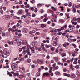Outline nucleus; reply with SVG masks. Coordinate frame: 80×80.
<instances>
[{"instance_id": "42", "label": "nucleus", "mask_w": 80, "mask_h": 80, "mask_svg": "<svg viewBox=\"0 0 80 80\" xmlns=\"http://www.w3.org/2000/svg\"><path fill=\"white\" fill-rule=\"evenodd\" d=\"M62 60L64 62H65V61L67 60V58H62Z\"/></svg>"}, {"instance_id": "5", "label": "nucleus", "mask_w": 80, "mask_h": 80, "mask_svg": "<svg viewBox=\"0 0 80 80\" xmlns=\"http://www.w3.org/2000/svg\"><path fill=\"white\" fill-rule=\"evenodd\" d=\"M29 33L31 34V37H35V35H36V33H35V31H31Z\"/></svg>"}, {"instance_id": "18", "label": "nucleus", "mask_w": 80, "mask_h": 80, "mask_svg": "<svg viewBox=\"0 0 80 80\" xmlns=\"http://www.w3.org/2000/svg\"><path fill=\"white\" fill-rule=\"evenodd\" d=\"M18 42V39H16L13 41V43H17Z\"/></svg>"}, {"instance_id": "27", "label": "nucleus", "mask_w": 80, "mask_h": 80, "mask_svg": "<svg viewBox=\"0 0 80 80\" xmlns=\"http://www.w3.org/2000/svg\"><path fill=\"white\" fill-rule=\"evenodd\" d=\"M74 62H73V64H77V59L75 58L74 59Z\"/></svg>"}, {"instance_id": "55", "label": "nucleus", "mask_w": 80, "mask_h": 80, "mask_svg": "<svg viewBox=\"0 0 80 80\" xmlns=\"http://www.w3.org/2000/svg\"><path fill=\"white\" fill-rule=\"evenodd\" d=\"M55 70H58V66H57L55 67Z\"/></svg>"}, {"instance_id": "21", "label": "nucleus", "mask_w": 80, "mask_h": 80, "mask_svg": "<svg viewBox=\"0 0 80 80\" xmlns=\"http://www.w3.org/2000/svg\"><path fill=\"white\" fill-rule=\"evenodd\" d=\"M53 46H57V45H58V43L54 42L53 43Z\"/></svg>"}, {"instance_id": "41", "label": "nucleus", "mask_w": 80, "mask_h": 80, "mask_svg": "<svg viewBox=\"0 0 80 80\" xmlns=\"http://www.w3.org/2000/svg\"><path fill=\"white\" fill-rule=\"evenodd\" d=\"M36 74L37 76H40V72H38Z\"/></svg>"}, {"instance_id": "15", "label": "nucleus", "mask_w": 80, "mask_h": 80, "mask_svg": "<svg viewBox=\"0 0 80 80\" xmlns=\"http://www.w3.org/2000/svg\"><path fill=\"white\" fill-rule=\"evenodd\" d=\"M72 8H73L72 9V11H73V13H75V12H76L77 9H76V8H75L74 7V8L73 7H72Z\"/></svg>"}, {"instance_id": "16", "label": "nucleus", "mask_w": 80, "mask_h": 80, "mask_svg": "<svg viewBox=\"0 0 80 80\" xmlns=\"http://www.w3.org/2000/svg\"><path fill=\"white\" fill-rule=\"evenodd\" d=\"M71 22L72 23V24H73L74 25H77V22H73V20H72L71 21Z\"/></svg>"}, {"instance_id": "32", "label": "nucleus", "mask_w": 80, "mask_h": 80, "mask_svg": "<svg viewBox=\"0 0 80 80\" xmlns=\"http://www.w3.org/2000/svg\"><path fill=\"white\" fill-rule=\"evenodd\" d=\"M55 74H56V75H59L60 74V73L59 72L56 71L55 72Z\"/></svg>"}, {"instance_id": "20", "label": "nucleus", "mask_w": 80, "mask_h": 80, "mask_svg": "<svg viewBox=\"0 0 80 80\" xmlns=\"http://www.w3.org/2000/svg\"><path fill=\"white\" fill-rule=\"evenodd\" d=\"M48 20V18L47 17H45L44 19L43 20V22H46Z\"/></svg>"}, {"instance_id": "33", "label": "nucleus", "mask_w": 80, "mask_h": 80, "mask_svg": "<svg viewBox=\"0 0 80 80\" xmlns=\"http://www.w3.org/2000/svg\"><path fill=\"white\" fill-rule=\"evenodd\" d=\"M26 53H27V51L26 50L23 51L22 52V54H23V55H25Z\"/></svg>"}, {"instance_id": "49", "label": "nucleus", "mask_w": 80, "mask_h": 80, "mask_svg": "<svg viewBox=\"0 0 80 80\" xmlns=\"http://www.w3.org/2000/svg\"><path fill=\"white\" fill-rule=\"evenodd\" d=\"M27 61L29 63H30V62H31V59H28L27 60Z\"/></svg>"}, {"instance_id": "12", "label": "nucleus", "mask_w": 80, "mask_h": 80, "mask_svg": "<svg viewBox=\"0 0 80 80\" xmlns=\"http://www.w3.org/2000/svg\"><path fill=\"white\" fill-rule=\"evenodd\" d=\"M63 75H64V76L68 77H70V74H67L66 73H64Z\"/></svg>"}, {"instance_id": "38", "label": "nucleus", "mask_w": 80, "mask_h": 80, "mask_svg": "<svg viewBox=\"0 0 80 80\" xmlns=\"http://www.w3.org/2000/svg\"><path fill=\"white\" fill-rule=\"evenodd\" d=\"M41 6H42V4H41L39 3V4H37V7H38V8L40 7H41Z\"/></svg>"}, {"instance_id": "3", "label": "nucleus", "mask_w": 80, "mask_h": 80, "mask_svg": "<svg viewBox=\"0 0 80 80\" xmlns=\"http://www.w3.org/2000/svg\"><path fill=\"white\" fill-rule=\"evenodd\" d=\"M3 18L4 20H8L10 19V16L9 15H4L3 17Z\"/></svg>"}, {"instance_id": "63", "label": "nucleus", "mask_w": 80, "mask_h": 80, "mask_svg": "<svg viewBox=\"0 0 80 80\" xmlns=\"http://www.w3.org/2000/svg\"><path fill=\"white\" fill-rule=\"evenodd\" d=\"M66 56V54L64 53L62 54V57H65Z\"/></svg>"}, {"instance_id": "14", "label": "nucleus", "mask_w": 80, "mask_h": 80, "mask_svg": "<svg viewBox=\"0 0 80 80\" xmlns=\"http://www.w3.org/2000/svg\"><path fill=\"white\" fill-rule=\"evenodd\" d=\"M70 77L71 78H74L76 77V75L73 74H72Z\"/></svg>"}, {"instance_id": "4", "label": "nucleus", "mask_w": 80, "mask_h": 80, "mask_svg": "<svg viewBox=\"0 0 80 80\" xmlns=\"http://www.w3.org/2000/svg\"><path fill=\"white\" fill-rule=\"evenodd\" d=\"M3 53L4 55H7V56H9L10 55V53H9V51H7L5 49H4L3 50Z\"/></svg>"}, {"instance_id": "25", "label": "nucleus", "mask_w": 80, "mask_h": 80, "mask_svg": "<svg viewBox=\"0 0 80 80\" xmlns=\"http://www.w3.org/2000/svg\"><path fill=\"white\" fill-rule=\"evenodd\" d=\"M58 65H60L62 66H63V63L62 62L61 63L60 62H58Z\"/></svg>"}, {"instance_id": "35", "label": "nucleus", "mask_w": 80, "mask_h": 80, "mask_svg": "<svg viewBox=\"0 0 80 80\" xmlns=\"http://www.w3.org/2000/svg\"><path fill=\"white\" fill-rule=\"evenodd\" d=\"M66 16H67V19H68V18H70V17H69V15H68V14H66Z\"/></svg>"}, {"instance_id": "40", "label": "nucleus", "mask_w": 80, "mask_h": 80, "mask_svg": "<svg viewBox=\"0 0 80 80\" xmlns=\"http://www.w3.org/2000/svg\"><path fill=\"white\" fill-rule=\"evenodd\" d=\"M34 63H35L36 64H37V63H38V60H37V61H34L33 62Z\"/></svg>"}, {"instance_id": "47", "label": "nucleus", "mask_w": 80, "mask_h": 80, "mask_svg": "<svg viewBox=\"0 0 80 80\" xmlns=\"http://www.w3.org/2000/svg\"><path fill=\"white\" fill-rule=\"evenodd\" d=\"M53 3H58V2H57V1L56 0H53Z\"/></svg>"}, {"instance_id": "53", "label": "nucleus", "mask_w": 80, "mask_h": 80, "mask_svg": "<svg viewBox=\"0 0 80 80\" xmlns=\"http://www.w3.org/2000/svg\"><path fill=\"white\" fill-rule=\"evenodd\" d=\"M74 58H73L72 59H71L70 60V62H73V60H74Z\"/></svg>"}, {"instance_id": "9", "label": "nucleus", "mask_w": 80, "mask_h": 80, "mask_svg": "<svg viewBox=\"0 0 80 80\" xmlns=\"http://www.w3.org/2000/svg\"><path fill=\"white\" fill-rule=\"evenodd\" d=\"M45 76H49L50 77V74L48 72H46L44 73L43 74V76L45 77Z\"/></svg>"}, {"instance_id": "23", "label": "nucleus", "mask_w": 80, "mask_h": 80, "mask_svg": "<svg viewBox=\"0 0 80 80\" xmlns=\"http://www.w3.org/2000/svg\"><path fill=\"white\" fill-rule=\"evenodd\" d=\"M22 43L24 45H27V41L26 40H24L22 41Z\"/></svg>"}, {"instance_id": "22", "label": "nucleus", "mask_w": 80, "mask_h": 80, "mask_svg": "<svg viewBox=\"0 0 80 80\" xmlns=\"http://www.w3.org/2000/svg\"><path fill=\"white\" fill-rule=\"evenodd\" d=\"M30 13L29 12H27L26 15L28 16V18H30L31 17V15H30Z\"/></svg>"}, {"instance_id": "56", "label": "nucleus", "mask_w": 80, "mask_h": 80, "mask_svg": "<svg viewBox=\"0 0 80 80\" xmlns=\"http://www.w3.org/2000/svg\"><path fill=\"white\" fill-rule=\"evenodd\" d=\"M42 70V69L41 68H39L38 69V72H39L40 73V71H41V70Z\"/></svg>"}, {"instance_id": "64", "label": "nucleus", "mask_w": 80, "mask_h": 80, "mask_svg": "<svg viewBox=\"0 0 80 80\" xmlns=\"http://www.w3.org/2000/svg\"><path fill=\"white\" fill-rule=\"evenodd\" d=\"M75 7L76 8H79V6L78 5H76L75 6Z\"/></svg>"}, {"instance_id": "29", "label": "nucleus", "mask_w": 80, "mask_h": 80, "mask_svg": "<svg viewBox=\"0 0 80 80\" xmlns=\"http://www.w3.org/2000/svg\"><path fill=\"white\" fill-rule=\"evenodd\" d=\"M13 18L14 19H20V18L16 16H14L13 17Z\"/></svg>"}, {"instance_id": "39", "label": "nucleus", "mask_w": 80, "mask_h": 80, "mask_svg": "<svg viewBox=\"0 0 80 80\" xmlns=\"http://www.w3.org/2000/svg\"><path fill=\"white\" fill-rule=\"evenodd\" d=\"M44 46H45V44L43 43H42L41 44V48H42L43 47H44Z\"/></svg>"}, {"instance_id": "62", "label": "nucleus", "mask_w": 80, "mask_h": 80, "mask_svg": "<svg viewBox=\"0 0 80 80\" xmlns=\"http://www.w3.org/2000/svg\"><path fill=\"white\" fill-rule=\"evenodd\" d=\"M26 7L27 8H29V7H30V5L28 4H27V5L26 6Z\"/></svg>"}, {"instance_id": "46", "label": "nucleus", "mask_w": 80, "mask_h": 80, "mask_svg": "<svg viewBox=\"0 0 80 80\" xmlns=\"http://www.w3.org/2000/svg\"><path fill=\"white\" fill-rule=\"evenodd\" d=\"M72 3L70 2H69L68 6L70 7L72 6Z\"/></svg>"}, {"instance_id": "37", "label": "nucleus", "mask_w": 80, "mask_h": 80, "mask_svg": "<svg viewBox=\"0 0 80 80\" xmlns=\"http://www.w3.org/2000/svg\"><path fill=\"white\" fill-rule=\"evenodd\" d=\"M30 2L31 3H35V0H31Z\"/></svg>"}, {"instance_id": "26", "label": "nucleus", "mask_w": 80, "mask_h": 80, "mask_svg": "<svg viewBox=\"0 0 80 80\" xmlns=\"http://www.w3.org/2000/svg\"><path fill=\"white\" fill-rule=\"evenodd\" d=\"M46 25H45V24H42L41 25V27H42V28H45V27Z\"/></svg>"}, {"instance_id": "1", "label": "nucleus", "mask_w": 80, "mask_h": 80, "mask_svg": "<svg viewBox=\"0 0 80 80\" xmlns=\"http://www.w3.org/2000/svg\"><path fill=\"white\" fill-rule=\"evenodd\" d=\"M11 67L12 70L15 71L18 68V65L16 64L13 63L11 64Z\"/></svg>"}, {"instance_id": "45", "label": "nucleus", "mask_w": 80, "mask_h": 80, "mask_svg": "<svg viewBox=\"0 0 80 80\" xmlns=\"http://www.w3.org/2000/svg\"><path fill=\"white\" fill-rule=\"evenodd\" d=\"M22 43V42L20 41H19V42H18L17 44V45L18 46H20L21 45Z\"/></svg>"}, {"instance_id": "52", "label": "nucleus", "mask_w": 80, "mask_h": 80, "mask_svg": "<svg viewBox=\"0 0 80 80\" xmlns=\"http://www.w3.org/2000/svg\"><path fill=\"white\" fill-rule=\"evenodd\" d=\"M72 46L74 47V48H77V46L75 44H72Z\"/></svg>"}, {"instance_id": "30", "label": "nucleus", "mask_w": 80, "mask_h": 80, "mask_svg": "<svg viewBox=\"0 0 80 80\" xmlns=\"http://www.w3.org/2000/svg\"><path fill=\"white\" fill-rule=\"evenodd\" d=\"M59 22L62 23H64V20L63 19H60Z\"/></svg>"}, {"instance_id": "34", "label": "nucleus", "mask_w": 80, "mask_h": 80, "mask_svg": "<svg viewBox=\"0 0 80 80\" xmlns=\"http://www.w3.org/2000/svg\"><path fill=\"white\" fill-rule=\"evenodd\" d=\"M48 12H49V13H53V11L52 10H48Z\"/></svg>"}, {"instance_id": "17", "label": "nucleus", "mask_w": 80, "mask_h": 80, "mask_svg": "<svg viewBox=\"0 0 80 80\" xmlns=\"http://www.w3.org/2000/svg\"><path fill=\"white\" fill-rule=\"evenodd\" d=\"M50 32H52V35H55L56 34V32H55L53 30H52Z\"/></svg>"}, {"instance_id": "60", "label": "nucleus", "mask_w": 80, "mask_h": 80, "mask_svg": "<svg viewBox=\"0 0 80 80\" xmlns=\"http://www.w3.org/2000/svg\"><path fill=\"white\" fill-rule=\"evenodd\" d=\"M37 11H38V9H37V8H35L34 11V12L35 13H37Z\"/></svg>"}, {"instance_id": "61", "label": "nucleus", "mask_w": 80, "mask_h": 80, "mask_svg": "<svg viewBox=\"0 0 80 80\" xmlns=\"http://www.w3.org/2000/svg\"><path fill=\"white\" fill-rule=\"evenodd\" d=\"M76 40V39H73L71 40L72 42H75Z\"/></svg>"}, {"instance_id": "43", "label": "nucleus", "mask_w": 80, "mask_h": 80, "mask_svg": "<svg viewBox=\"0 0 80 80\" xmlns=\"http://www.w3.org/2000/svg\"><path fill=\"white\" fill-rule=\"evenodd\" d=\"M63 27L64 28H65V29H66V28H67V25L66 24V25H65L63 26Z\"/></svg>"}, {"instance_id": "6", "label": "nucleus", "mask_w": 80, "mask_h": 80, "mask_svg": "<svg viewBox=\"0 0 80 80\" xmlns=\"http://www.w3.org/2000/svg\"><path fill=\"white\" fill-rule=\"evenodd\" d=\"M58 49L60 51H61V52H62L63 50L62 45L61 44L59 45L58 47Z\"/></svg>"}, {"instance_id": "54", "label": "nucleus", "mask_w": 80, "mask_h": 80, "mask_svg": "<svg viewBox=\"0 0 80 80\" xmlns=\"http://www.w3.org/2000/svg\"><path fill=\"white\" fill-rule=\"evenodd\" d=\"M75 68H76V69H78V68H79V65H77L75 66Z\"/></svg>"}, {"instance_id": "31", "label": "nucleus", "mask_w": 80, "mask_h": 80, "mask_svg": "<svg viewBox=\"0 0 80 80\" xmlns=\"http://www.w3.org/2000/svg\"><path fill=\"white\" fill-rule=\"evenodd\" d=\"M23 76H24V75H20L19 76V78H20V79H22V78L23 77Z\"/></svg>"}, {"instance_id": "58", "label": "nucleus", "mask_w": 80, "mask_h": 80, "mask_svg": "<svg viewBox=\"0 0 80 80\" xmlns=\"http://www.w3.org/2000/svg\"><path fill=\"white\" fill-rule=\"evenodd\" d=\"M44 32H48V29H44Z\"/></svg>"}, {"instance_id": "44", "label": "nucleus", "mask_w": 80, "mask_h": 80, "mask_svg": "<svg viewBox=\"0 0 80 80\" xmlns=\"http://www.w3.org/2000/svg\"><path fill=\"white\" fill-rule=\"evenodd\" d=\"M27 53L28 55H29V56H32V54L30 53V51L28 52H27Z\"/></svg>"}, {"instance_id": "7", "label": "nucleus", "mask_w": 80, "mask_h": 80, "mask_svg": "<svg viewBox=\"0 0 80 80\" xmlns=\"http://www.w3.org/2000/svg\"><path fill=\"white\" fill-rule=\"evenodd\" d=\"M30 49L31 50V52H32V53H35V48H34L33 47H31Z\"/></svg>"}, {"instance_id": "10", "label": "nucleus", "mask_w": 80, "mask_h": 80, "mask_svg": "<svg viewBox=\"0 0 80 80\" xmlns=\"http://www.w3.org/2000/svg\"><path fill=\"white\" fill-rule=\"evenodd\" d=\"M52 40L54 42H57V36H54L52 38Z\"/></svg>"}, {"instance_id": "48", "label": "nucleus", "mask_w": 80, "mask_h": 80, "mask_svg": "<svg viewBox=\"0 0 80 80\" xmlns=\"http://www.w3.org/2000/svg\"><path fill=\"white\" fill-rule=\"evenodd\" d=\"M46 58L47 60H48L50 58V56L47 55L46 57Z\"/></svg>"}, {"instance_id": "8", "label": "nucleus", "mask_w": 80, "mask_h": 80, "mask_svg": "<svg viewBox=\"0 0 80 80\" xmlns=\"http://www.w3.org/2000/svg\"><path fill=\"white\" fill-rule=\"evenodd\" d=\"M38 64H40V65L43 64V60H40L39 59H38Z\"/></svg>"}, {"instance_id": "36", "label": "nucleus", "mask_w": 80, "mask_h": 80, "mask_svg": "<svg viewBox=\"0 0 80 80\" xmlns=\"http://www.w3.org/2000/svg\"><path fill=\"white\" fill-rule=\"evenodd\" d=\"M22 48L23 50H26V49L27 48V46H23L22 47Z\"/></svg>"}, {"instance_id": "50", "label": "nucleus", "mask_w": 80, "mask_h": 80, "mask_svg": "<svg viewBox=\"0 0 80 80\" xmlns=\"http://www.w3.org/2000/svg\"><path fill=\"white\" fill-rule=\"evenodd\" d=\"M49 47L48 46V45L46 44L45 45V48H49Z\"/></svg>"}, {"instance_id": "11", "label": "nucleus", "mask_w": 80, "mask_h": 80, "mask_svg": "<svg viewBox=\"0 0 80 80\" xmlns=\"http://www.w3.org/2000/svg\"><path fill=\"white\" fill-rule=\"evenodd\" d=\"M53 59L54 60L56 61V62H57V61H58L59 60V59H58V57H53Z\"/></svg>"}, {"instance_id": "51", "label": "nucleus", "mask_w": 80, "mask_h": 80, "mask_svg": "<svg viewBox=\"0 0 80 80\" xmlns=\"http://www.w3.org/2000/svg\"><path fill=\"white\" fill-rule=\"evenodd\" d=\"M22 18H26V17H27V15H22Z\"/></svg>"}, {"instance_id": "57", "label": "nucleus", "mask_w": 80, "mask_h": 80, "mask_svg": "<svg viewBox=\"0 0 80 80\" xmlns=\"http://www.w3.org/2000/svg\"><path fill=\"white\" fill-rule=\"evenodd\" d=\"M60 8H61V10H62V11H63V6L61 7Z\"/></svg>"}, {"instance_id": "19", "label": "nucleus", "mask_w": 80, "mask_h": 80, "mask_svg": "<svg viewBox=\"0 0 80 80\" xmlns=\"http://www.w3.org/2000/svg\"><path fill=\"white\" fill-rule=\"evenodd\" d=\"M49 40H50V38H46V41L47 43H49L50 42Z\"/></svg>"}, {"instance_id": "24", "label": "nucleus", "mask_w": 80, "mask_h": 80, "mask_svg": "<svg viewBox=\"0 0 80 80\" xmlns=\"http://www.w3.org/2000/svg\"><path fill=\"white\" fill-rule=\"evenodd\" d=\"M7 73L8 75H9L10 77H12V76H13V75L11 74V73L8 72V71L7 72Z\"/></svg>"}, {"instance_id": "13", "label": "nucleus", "mask_w": 80, "mask_h": 80, "mask_svg": "<svg viewBox=\"0 0 80 80\" xmlns=\"http://www.w3.org/2000/svg\"><path fill=\"white\" fill-rule=\"evenodd\" d=\"M23 31L24 33H27L28 32V29L26 28H24Z\"/></svg>"}, {"instance_id": "2", "label": "nucleus", "mask_w": 80, "mask_h": 80, "mask_svg": "<svg viewBox=\"0 0 80 80\" xmlns=\"http://www.w3.org/2000/svg\"><path fill=\"white\" fill-rule=\"evenodd\" d=\"M19 70V72H21V73H25V69H24V68H23V66L22 65L20 67Z\"/></svg>"}, {"instance_id": "59", "label": "nucleus", "mask_w": 80, "mask_h": 80, "mask_svg": "<svg viewBox=\"0 0 80 80\" xmlns=\"http://www.w3.org/2000/svg\"><path fill=\"white\" fill-rule=\"evenodd\" d=\"M73 20H74V21H77V18L75 17H74L73 18Z\"/></svg>"}, {"instance_id": "28", "label": "nucleus", "mask_w": 80, "mask_h": 80, "mask_svg": "<svg viewBox=\"0 0 80 80\" xmlns=\"http://www.w3.org/2000/svg\"><path fill=\"white\" fill-rule=\"evenodd\" d=\"M18 13H19V14H21L23 13V11L21 10H19L18 12Z\"/></svg>"}]
</instances>
